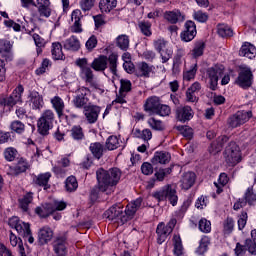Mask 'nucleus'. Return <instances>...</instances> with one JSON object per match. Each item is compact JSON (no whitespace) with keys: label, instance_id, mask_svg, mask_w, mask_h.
I'll return each instance as SVG.
<instances>
[{"label":"nucleus","instance_id":"56","mask_svg":"<svg viewBox=\"0 0 256 256\" xmlns=\"http://www.w3.org/2000/svg\"><path fill=\"white\" fill-rule=\"evenodd\" d=\"M18 153L19 152L17 151V149L13 147L6 148L4 150V158L6 159V161H15Z\"/></svg>","mask_w":256,"mask_h":256},{"label":"nucleus","instance_id":"61","mask_svg":"<svg viewBox=\"0 0 256 256\" xmlns=\"http://www.w3.org/2000/svg\"><path fill=\"white\" fill-rule=\"evenodd\" d=\"M148 125L154 129V131H163V122H161V120L152 117L148 120Z\"/></svg>","mask_w":256,"mask_h":256},{"label":"nucleus","instance_id":"3","mask_svg":"<svg viewBox=\"0 0 256 256\" xmlns=\"http://www.w3.org/2000/svg\"><path fill=\"white\" fill-rule=\"evenodd\" d=\"M117 59L118 56L115 53L110 54L108 58L105 55H101L93 60L91 67L94 71H105L107 69V63H109L111 73L117 75Z\"/></svg>","mask_w":256,"mask_h":256},{"label":"nucleus","instance_id":"40","mask_svg":"<svg viewBox=\"0 0 256 256\" xmlns=\"http://www.w3.org/2000/svg\"><path fill=\"white\" fill-rule=\"evenodd\" d=\"M166 199H168L170 205L175 207L177 202L179 201V197L177 196V190H175L171 186H166Z\"/></svg>","mask_w":256,"mask_h":256},{"label":"nucleus","instance_id":"62","mask_svg":"<svg viewBox=\"0 0 256 256\" xmlns=\"http://www.w3.org/2000/svg\"><path fill=\"white\" fill-rule=\"evenodd\" d=\"M79 5L82 11L86 13V11H91L95 7V0H81Z\"/></svg>","mask_w":256,"mask_h":256},{"label":"nucleus","instance_id":"18","mask_svg":"<svg viewBox=\"0 0 256 256\" xmlns=\"http://www.w3.org/2000/svg\"><path fill=\"white\" fill-rule=\"evenodd\" d=\"M99 113H101V107L97 105L89 104L88 107L84 110V115L88 123H97V119H99Z\"/></svg>","mask_w":256,"mask_h":256},{"label":"nucleus","instance_id":"8","mask_svg":"<svg viewBox=\"0 0 256 256\" xmlns=\"http://www.w3.org/2000/svg\"><path fill=\"white\" fill-rule=\"evenodd\" d=\"M154 49L159 53L162 63H167L173 57V49L167 47L165 38H158L153 42Z\"/></svg>","mask_w":256,"mask_h":256},{"label":"nucleus","instance_id":"34","mask_svg":"<svg viewBox=\"0 0 256 256\" xmlns=\"http://www.w3.org/2000/svg\"><path fill=\"white\" fill-rule=\"evenodd\" d=\"M64 49L67 51H79L81 49V42H79L76 36H71L65 40Z\"/></svg>","mask_w":256,"mask_h":256},{"label":"nucleus","instance_id":"38","mask_svg":"<svg viewBox=\"0 0 256 256\" xmlns=\"http://www.w3.org/2000/svg\"><path fill=\"white\" fill-rule=\"evenodd\" d=\"M33 31H35V30L32 29L29 32V35H32V39H33V41H34V43H35V45L37 47V49H36L37 55H41V53H43V47H45V39L40 37L39 34L33 33Z\"/></svg>","mask_w":256,"mask_h":256},{"label":"nucleus","instance_id":"63","mask_svg":"<svg viewBox=\"0 0 256 256\" xmlns=\"http://www.w3.org/2000/svg\"><path fill=\"white\" fill-rule=\"evenodd\" d=\"M97 36L92 35L85 44V47L87 49V51H93V49H95V47H97Z\"/></svg>","mask_w":256,"mask_h":256},{"label":"nucleus","instance_id":"46","mask_svg":"<svg viewBox=\"0 0 256 256\" xmlns=\"http://www.w3.org/2000/svg\"><path fill=\"white\" fill-rule=\"evenodd\" d=\"M209 245H211V239L208 236L202 237L200 240V245L197 249V253L199 255H203L204 253H207V250L209 249Z\"/></svg>","mask_w":256,"mask_h":256},{"label":"nucleus","instance_id":"50","mask_svg":"<svg viewBox=\"0 0 256 256\" xmlns=\"http://www.w3.org/2000/svg\"><path fill=\"white\" fill-rule=\"evenodd\" d=\"M218 35L220 37H233V30L225 24L218 25Z\"/></svg>","mask_w":256,"mask_h":256},{"label":"nucleus","instance_id":"24","mask_svg":"<svg viewBox=\"0 0 256 256\" xmlns=\"http://www.w3.org/2000/svg\"><path fill=\"white\" fill-rule=\"evenodd\" d=\"M240 57H246L247 59H255L256 57V48L253 44L245 42L239 51Z\"/></svg>","mask_w":256,"mask_h":256},{"label":"nucleus","instance_id":"60","mask_svg":"<svg viewBox=\"0 0 256 256\" xmlns=\"http://www.w3.org/2000/svg\"><path fill=\"white\" fill-rule=\"evenodd\" d=\"M195 75H197V64H194L190 70L184 72L183 79L185 81H191L192 79H195Z\"/></svg>","mask_w":256,"mask_h":256},{"label":"nucleus","instance_id":"43","mask_svg":"<svg viewBox=\"0 0 256 256\" xmlns=\"http://www.w3.org/2000/svg\"><path fill=\"white\" fill-rule=\"evenodd\" d=\"M79 187V183L77 182V178L75 176H69L65 181V189L68 193H73V191H77Z\"/></svg>","mask_w":256,"mask_h":256},{"label":"nucleus","instance_id":"58","mask_svg":"<svg viewBox=\"0 0 256 256\" xmlns=\"http://www.w3.org/2000/svg\"><path fill=\"white\" fill-rule=\"evenodd\" d=\"M205 50V43L198 42L195 44L194 49L192 50V56L197 59V57H201L203 55V51Z\"/></svg>","mask_w":256,"mask_h":256},{"label":"nucleus","instance_id":"15","mask_svg":"<svg viewBox=\"0 0 256 256\" xmlns=\"http://www.w3.org/2000/svg\"><path fill=\"white\" fill-rule=\"evenodd\" d=\"M195 115L191 106H180L176 109V118L178 121L185 123V121H191V118Z\"/></svg>","mask_w":256,"mask_h":256},{"label":"nucleus","instance_id":"59","mask_svg":"<svg viewBox=\"0 0 256 256\" xmlns=\"http://www.w3.org/2000/svg\"><path fill=\"white\" fill-rule=\"evenodd\" d=\"M131 87H132V84L130 80H127V79L120 80V89H119L120 93H124L127 95V93L131 92Z\"/></svg>","mask_w":256,"mask_h":256},{"label":"nucleus","instance_id":"45","mask_svg":"<svg viewBox=\"0 0 256 256\" xmlns=\"http://www.w3.org/2000/svg\"><path fill=\"white\" fill-rule=\"evenodd\" d=\"M173 245H174V255L176 256L183 255V242L181 241V236L174 235Z\"/></svg>","mask_w":256,"mask_h":256},{"label":"nucleus","instance_id":"11","mask_svg":"<svg viewBox=\"0 0 256 256\" xmlns=\"http://www.w3.org/2000/svg\"><path fill=\"white\" fill-rule=\"evenodd\" d=\"M236 83L239 87H242V89L251 87V85H253V72H251V69H242L238 75Z\"/></svg>","mask_w":256,"mask_h":256},{"label":"nucleus","instance_id":"20","mask_svg":"<svg viewBox=\"0 0 256 256\" xmlns=\"http://www.w3.org/2000/svg\"><path fill=\"white\" fill-rule=\"evenodd\" d=\"M53 239V230L49 226H44L38 231L39 245H47Z\"/></svg>","mask_w":256,"mask_h":256},{"label":"nucleus","instance_id":"49","mask_svg":"<svg viewBox=\"0 0 256 256\" xmlns=\"http://www.w3.org/2000/svg\"><path fill=\"white\" fill-rule=\"evenodd\" d=\"M256 201V194L253 191V186L247 188L244 194V202L248 203V205H253Z\"/></svg>","mask_w":256,"mask_h":256},{"label":"nucleus","instance_id":"64","mask_svg":"<svg viewBox=\"0 0 256 256\" xmlns=\"http://www.w3.org/2000/svg\"><path fill=\"white\" fill-rule=\"evenodd\" d=\"M246 250L251 253V255H256V241H253L251 239L245 240Z\"/></svg>","mask_w":256,"mask_h":256},{"label":"nucleus","instance_id":"54","mask_svg":"<svg viewBox=\"0 0 256 256\" xmlns=\"http://www.w3.org/2000/svg\"><path fill=\"white\" fill-rule=\"evenodd\" d=\"M154 115H160V117H169L171 115V107H169V105L160 103Z\"/></svg>","mask_w":256,"mask_h":256},{"label":"nucleus","instance_id":"6","mask_svg":"<svg viewBox=\"0 0 256 256\" xmlns=\"http://www.w3.org/2000/svg\"><path fill=\"white\" fill-rule=\"evenodd\" d=\"M75 64L80 68L81 79H83L85 83H89L91 87H94V89H97V83L93 82L95 79V74H93L91 67L88 66L87 58H79L76 60Z\"/></svg>","mask_w":256,"mask_h":256},{"label":"nucleus","instance_id":"41","mask_svg":"<svg viewBox=\"0 0 256 256\" xmlns=\"http://www.w3.org/2000/svg\"><path fill=\"white\" fill-rule=\"evenodd\" d=\"M92 155H94L96 157V159H100L103 157V151L105 150V148L103 147V144L96 142V143H92L90 144L89 147Z\"/></svg>","mask_w":256,"mask_h":256},{"label":"nucleus","instance_id":"33","mask_svg":"<svg viewBox=\"0 0 256 256\" xmlns=\"http://www.w3.org/2000/svg\"><path fill=\"white\" fill-rule=\"evenodd\" d=\"M52 58L54 61H64L63 46L59 42H53L51 46Z\"/></svg>","mask_w":256,"mask_h":256},{"label":"nucleus","instance_id":"44","mask_svg":"<svg viewBox=\"0 0 256 256\" xmlns=\"http://www.w3.org/2000/svg\"><path fill=\"white\" fill-rule=\"evenodd\" d=\"M70 135L74 141H83V139H85V134L83 133V128H81V126L72 127Z\"/></svg>","mask_w":256,"mask_h":256},{"label":"nucleus","instance_id":"30","mask_svg":"<svg viewBox=\"0 0 256 256\" xmlns=\"http://www.w3.org/2000/svg\"><path fill=\"white\" fill-rule=\"evenodd\" d=\"M156 233L158 235L157 238V242L159 243V245L165 243V241L167 240V237H169V235H171V230H168L165 227V223H159L156 229Z\"/></svg>","mask_w":256,"mask_h":256},{"label":"nucleus","instance_id":"16","mask_svg":"<svg viewBox=\"0 0 256 256\" xmlns=\"http://www.w3.org/2000/svg\"><path fill=\"white\" fill-rule=\"evenodd\" d=\"M161 104V98L157 96L148 97L143 105L144 111L150 115H155L159 105Z\"/></svg>","mask_w":256,"mask_h":256},{"label":"nucleus","instance_id":"13","mask_svg":"<svg viewBox=\"0 0 256 256\" xmlns=\"http://www.w3.org/2000/svg\"><path fill=\"white\" fill-rule=\"evenodd\" d=\"M197 179V175H195V172H185L182 174L180 178V187L184 191H189L191 187L195 185V181Z\"/></svg>","mask_w":256,"mask_h":256},{"label":"nucleus","instance_id":"7","mask_svg":"<svg viewBox=\"0 0 256 256\" xmlns=\"http://www.w3.org/2000/svg\"><path fill=\"white\" fill-rule=\"evenodd\" d=\"M76 95L74 96L72 103L76 109H86L89 107V95L90 90L87 87H79L75 91Z\"/></svg>","mask_w":256,"mask_h":256},{"label":"nucleus","instance_id":"4","mask_svg":"<svg viewBox=\"0 0 256 256\" xmlns=\"http://www.w3.org/2000/svg\"><path fill=\"white\" fill-rule=\"evenodd\" d=\"M224 159L229 167H235L241 163V148L235 141H230L224 150Z\"/></svg>","mask_w":256,"mask_h":256},{"label":"nucleus","instance_id":"10","mask_svg":"<svg viewBox=\"0 0 256 256\" xmlns=\"http://www.w3.org/2000/svg\"><path fill=\"white\" fill-rule=\"evenodd\" d=\"M253 117V113L251 111H238L234 115L230 116L228 119L229 127L235 129L237 127H241V125H245L249 119Z\"/></svg>","mask_w":256,"mask_h":256},{"label":"nucleus","instance_id":"29","mask_svg":"<svg viewBox=\"0 0 256 256\" xmlns=\"http://www.w3.org/2000/svg\"><path fill=\"white\" fill-rule=\"evenodd\" d=\"M229 142V137L227 136H220L217 138L216 142L211 144V147L209 148V151L212 155H216V153H220L221 149H223V146L225 143Z\"/></svg>","mask_w":256,"mask_h":256},{"label":"nucleus","instance_id":"14","mask_svg":"<svg viewBox=\"0 0 256 256\" xmlns=\"http://www.w3.org/2000/svg\"><path fill=\"white\" fill-rule=\"evenodd\" d=\"M67 237L57 236L53 242L54 253L57 256H67Z\"/></svg>","mask_w":256,"mask_h":256},{"label":"nucleus","instance_id":"55","mask_svg":"<svg viewBox=\"0 0 256 256\" xmlns=\"http://www.w3.org/2000/svg\"><path fill=\"white\" fill-rule=\"evenodd\" d=\"M106 147L109 151H115L119 147V138L110 136L106 141Z\"/></svg>","mask_w":256,"mask_h":256},{"label":"nucleus","instance_id":"23","mask_svg":"<svg viewBox=\"0 0 256 256\" xmlns=\"http://www.w3.org/2000/svg\"><path fill=\"white\" fill-rule=\"evenodd\" d=\"M171 161V154L164 151L155 152L151 159L152 165H167Z\"/></svg>","mask_w":256,"mask_h":256},{"label":"nucleus","instance_id":"39","mask_svg":"<svg viewBox=\"0 0 256 256\" xmlns=\"http://www.w3.org/2000/svg\"><path fill=\"white\" fill-rule=\"evenodd\" d=\"M227 183H229V176H227L226 173H221L218 178V183L214 182V185L217 189L216 193L218 195H221V193H223V188L225 187V185H227Z\"/></svg>","mask_w":256,"mask_h":256},{"label":"nucleus","instance_id":"1","mask_svg":"<svg viewBox=\"0 0 256 256\" xmlns=\"http://www.w3.org/2000/svg\"><path fill=\"white\" fill-rule=\"evenodd\" d=\"M143 203V198H137L136 200L130 202L126 209L123 210L121 205H113L108 210L105 211L104 217L109 219V221H115L116 223H121L125 225L127 221H131L135 217V213L141 209Z\"/></svg>","mask_w":256,"mask_h":256},{"label":"nucleus","instance_id":"9","mask_svg":"<svg viewBox=\"0 0 256 256\" xmlns=\"http://www.w3.org/2000/svg\"><path fill=\"white\" fill-rule=\"evenodd\" d=\"M225 73V67L223 65H214L206 70V76L209 79L210 89L215 91L219 83V77H223Z\"/></svg>","mask_w":256,"mask_h":256},{"label":"nucleus","instance_id":"57","mask_svg":"<svg viewBox=\"0 0 256 256\" xmlns=\"http://www.w3.org/2000/svg\"><path fill=\"white\" fill-rule=\"evenodd\" d=\"M198 227L202 233H211V221L205 218L199 221Z\"/></svg>","mask_w":256,"mask_h":256},{"label":"nucleus","instance_id":"25","mask_svg":"<svg viewBox=\"0 0 256 256\" xmlns=\"http://www.w3.org/2000/svg\"><path fill=\"white\" fill-rule=\"evenodd\" d=\"M50 103L54 109V111H56V114L58 115L59 119H61V117H64L65 114L63 113L65 111V101H63V99L59 96H54L51 100Z\"/></svg>","mask_w":256,"mask_h":256},{"label":"nucleus","instance_id":"36","mask_svg":"<svg viewBox=\"0 0 256 256\" xmlns=\"http://www.w3.org/2000/svg\"><path fill=\"white\" fill-rule=\"evenodd\" d=\"M117 7V0H100L99 9L102 13H111Z\"/></svg>","mask_w":256,"mask_h":256},{"label":"nucleus","instance_id":"12","mask_svg":"<svg viewBox=\"0 0 256 256\" xmlns=\"http://www.w3.org/2000/svg\"><path fill=\"white\" fill-rule=\"evenodd\" d=\"M197 35V26L193 21H187L184 25V31L181 33L182 41L189 43V41H193L195 36Z\"/></svg>","mask_w":256,"mask_h":256},{"label":"nucleus","instance_id":"26","mask_svg":"<svg viewBox=\"0 0 256 256\" xmlns=\"http://www.w3.org/2000/svg\"><path fill=\"white\" fill-rule=\"evenodd\" d=\"M153 69H155L153 65H149L146 62H140L136 65L135 73L137 77H150Z\"/></svg>","mask_w":256,"mask_h":256},{"label":"nucleus","instance_id":"22","mask_svg":"<svg viewBox=\"0 0 256 256\" xmlns=\"http://www.w3.org/2000/svg\"><path fill=\"white\" fill-rule=\"evenodd\" d=\"M29 167H31L29 162H27L25 158H20L14 166L10 167V173L11 175H21V173H25Z\"/></svg>","mask_w":256,"mask_h":256},{"label":"nucleus","instance_id":"5","mask_svg":"<svg viewBox=\"0 0 256 256\" xmlns=\"http://www.w3.org/2000/svg\"><path fill=\"white\" fill-rule=\"evenodd\" d=\"M53 123H55V112L51 109L44 110L37 121L40 135H48L49 130L53 129Z\"/></svg>","mask_w":256,"mask_h":256},{"label":"nucleus","instance_id":"19","mask_svg":"<svg viewBox=\"0 0 256 256\" xmlns=\"http://www.w3.org/2000/svg\"><path fill=\"white\" fill-rule=\"evenodd\" d=\"M24 91H25V89L23 88V86L19 85L13 91V93L8 98H6V106L7 107H15V105H17V103H21V97H22Z\"/></svg>","mask_w":256,"mask_h":256},{"label":"nucleus","instance_id":"31","mask_svg":"<svg viewBox=\"0 0 256 256\" xmlns=\"http://www.w3.org/2000/svg\"><path fill=\"white\" fill-rule=\"evenodd\" d=\"M0 55L6 59V61H11L13 55L11 54V42L8 40L0 41Z\"/></svg>","mask_w":256,"mask_h":256},{"label":"nucleus","instance_id":"52","mask_svg":"<svg viewBox=\"0 0 256 256\" xmlns=\"http://www.w3.org/2000/svg\"><path fill=\"white\" fill-rule=\"evenodd\" d=\"M173 173V166L168 168H160L154 175L157 181H163L167 175H171Z\"/></svg>","mask_w":256,"mask_h":256},{"label":"nucleus","instance_id":"2","mask_svg":"<svg viewBox=\"0 0 256 256\" xmlns=\"http://www.w3.org/2000/svg\"><path fill=\"white\" fill-rule=\"evenodd\" d=\"M121 169L114 167L109 170L99 168L96 171V179L98 181V190L102 193L111 195L113 193V187H117L119 181H121Z\"/></svg>","mask_w":256,"mask_h":256},{"label":"nucleus","instance_id":"37","mask_svg":"<svg viewBox=\"0 0 256 256\" xmlns=\"http://www.w3.org/2000/svg\"><path fill=\"white\" fill-rule=\"evenodd\" d=\"M18 203H19L20 209H22V211L27 213V211H29V205L33 203V193L28 192L23 196V198H19Z\"/></svg>","mask_w":256,"mask_h":256},{"label":"nucleus","instance_id":"51","mask_svg":"<svg viewBox=\"0 0 256 256\" xmlns=\"http://www.w3.org/2000/svg\"><path fill=\"white\" fill-rule=\"evenodd\" d=\"M138 27L143 35L145 37H151L153 35V32H151V23L146 21H141L138 23Z\"/></svg>","mask_w":256,"mask_h":256},{"label":"nucleus","instance_id":"21","mask_svg":"<svg viewBox=\"0 0 256 256\" xmlns=\"http://www.w3.org/2000/svg\"><path fill=\"white\" fill-rule=\"evenodd\" d=\"M34 7H37L40 17H51V2L49 0H37Z\"/></svg>","mask_w":256,"mask_h":256},{"label":"nucleus","instance_id":"48","mask_svg":"<svg viewBox=\"0 0 256 256\" xmlns=\"http://www.w3.org/2000/svg\"><path fill=\"white\" fill-rule=\"evenodd\" d=\"M10 129L13 131V133L21 135L25 133V124L19 120H14L10 124Z\"/></svg>","mask_w":256,"mask_h":256},{"label":"nucleus","instance_id":"17","mask_svg":"<svg viewBox=\"0 0 256 256\" xmlns=\"http://www.w3.org/2000/svg\"><path fill=\"white\" fill-rule=\"evenodd\" d=\"M28 102L34 110L42 109L43 105H45V102L43 101V96L35 90L29 92Z\"/></svg>","mask_w":256,"mask_h":256},{"label":"nucleus","instance_id":"28","mask_svg":"<svg viewBox=\"0 0 256 256\" xmlns=\"http://www.w3.org/2000/svg\"><path fill=\"white\" fill-rule=\"evenodd\" d=\"M164 19H166L168 23H172V25H175V23H179V21H185V16L181 14V11L173 10V11H166L164 13Z\"/></svg>","mask_w":256,"mask_h":256},{"label":"nucleus","instance_id":"47","mask_svg":"<svg viewBox=\"0 0 256 256\" xmlns=\"http://www.w3.org/2000/svg\"><path fill=\"white\" fill-rule=\"evenodd\" d=\"M116 42L117 46L119 49H122V51H127L129 49V36L125 34L119 35Z\"/></svg>","mask_w":256,"mask_h":256},{"label":"nucleus","instance_id":"53","mask_svg":"<svg viewBox=\"0 0 256 256\" xmlns=\"http://www.w3.org/2000/svg\"><path fill=\"white\" fill-rule=\"evenodd\" d=\"M16 231L21 237H25L26 235H29V233H31V226L29 225V223H25L22 221L20 222V225L17 226Z\"/></svg>","mask_w":256,"mask_h":256},{"label":"nucleus","instance_id":"27","mask_svg":"<svg viewBox=\"0 0 256 256\" xmlns=\"http://www.w3.org/2000/svg\"><path fill=\"white\" fill-rule=\"evenodd\" d=\"M35 213L41 219H47L50 215H53V204L45 203L35 208Z\"/></svg>","mask_w":256,"mask_h":256},{"label":"nucleus","instance_id":"42","mask_svg":"<svg viewBox=\"0 0 256 256\" xmlns=\"http://www.w3.org/2000/svg\"><path fill=\"white\" fill-rule=\"evenodd\" d=\"M133 136L137 139H143V141H150V139L153 137V133L149 129L139 130L135 129L133 131Z\"/></svg>","mask_w":256,"mask_h":256},{"label":"nucleus","instance_id":"35","mask_svg":"<svg viewBox=\"0 0 256 256\" xmlns=\"http://www.w3.org/2000/svg\"><path fill=\"white\" fill-rule=\"evenodd\" d=\"M183 55V50H178L177 54L174 56L172 67V73L174 75H179V73H181V65H183Z\"/></svg>","mask_w":256,"mask_h":256},{"label":"nucleus","instance_id":"32","mask_svg":"<svg viewBox=\"0 0 256 256\" xmlns=\"http://www.w3.org/2000/svg\"><path fill=\"white\" fill-rule=\"evenodd\" d=\"M49 179H51V173L46 172L39 174L38 176H34L33 181L35 185L39 187H44L45 190L49 189Z\"/></svg>","mask_w":256,"mask_h":256}]
</instances>
